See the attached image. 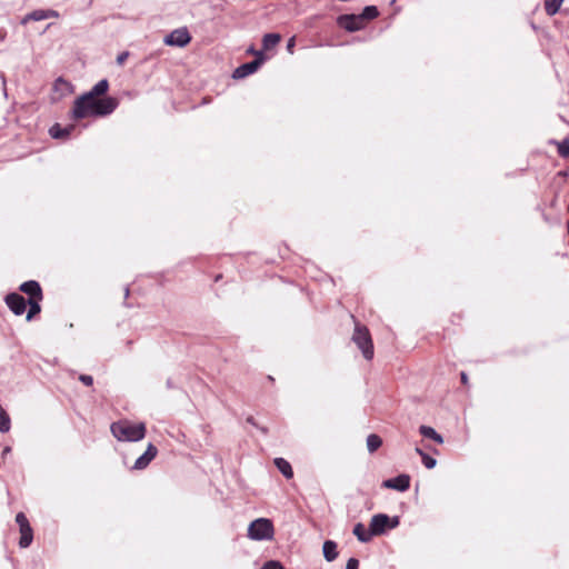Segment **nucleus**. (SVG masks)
I'll use <instances>...</instances> for the list:
<instances>
[{
	"instance_id": "16",
	"label": "nucleus",
	"mask_w": 569,
	"mask_h": 569,
	"mask_svg": "<svg viewBox=\"0 0 569 569\" xmlns=\"http://www.w3.org/2000/svg\"><path fill=\"white\" fill-rule=\"evenodd\" d=\"M352 532L360 542H369L371 540V538L373 537V535L371 533V529L369 528V530H367L366 527L363 526V523H361V522H358L353 527Z\"/></svg>"
},
{
	"instance_id": "32",
	"label": "nucleus",
	"mask_w": 569,
	"mask_h": 569,
	"mask_svg": "<svg viewBox=\"0 0 569 569\" xmlns=\"http://www.w3.org/2000/svg\"><path fill=\"white\" fill-rule=\"evenodd\" d=\"M79 380L88 387L93 383V378L89 375H80Z\"/></svg>"
},
{
	"instance_id": "4",
	"label": "nucleus",
	"mask_w": 569,
	"mask_h": 569,
	"mask_svg": "<svg viewBox=\"0 0 569 569\" xmlns=\"http://www.w3.org/2000/svg\"><path fill=\"white\" fill-rule=\"evenodd\" d=\"M352 341L358 346V348L361 350L363 357L367 360L372 359L373 345L370 332L366 327L356 323L355 331L352 335Z\"/></svg>"
},
{
	"instance_id": "23",
	"label": "nucleus",
	"mask_w": 569,
	"mask_h": 569,
	"mask_svg": "<svg viewBox=\"0 0 569 569\" xmlns=\"http://www.w3.org/2000/svg\"><path fill=\"white\" fill-rule=\"evenodd\" d=\"M562 2L563 0H545V10L547 14L555 16L559 11Z\"/></svg>"
},
{
	"instance_id": "12",
	"label": "nucleus",
	"mask_w": 569,
	"mask_h": 569,
	"mask_svg": "<svg viewBox=\"0 0 569 569\" xmlns=\"http://www.w3.org/2000/svg\"><path fill=\"white\" fill-rule=\"evenodd\" d=\"M20 290L29 296V299L42 300V290L39 282L29 280L20 286Z\"/></svg>"
},
{
	"instance_id": "7",
	"label": "nucleus",
	"mask_w": 569,
	"mask_h": 569,
	"mask_svg": "<svg viewBox=\"0 0 569 569\" xmlns=\"http://www.w3.org/2000/svg\"><path fill=\"white\" fill-rule=\"evenodd\" d=\"M191 40V37L186 28L173 30L171 33L166 36L164 43L168 46L184 47Z\"/></svg>"
},
{
	"instance_id": "33",
	"label": "nucleus",
	"mask_w": 569,
	"mask_h": 569,
	"mask_svg": "<svg viewBox=\"0 0 569 569\" xmlns=\"http://www.w3.org/2000/svg\"><path fill=\"white\" fill-rule=\"evenodd\" d=\"M359 568V560L356 558H350L347 561L346 569H358Z\"/></svg>"
},
{
	"instance_id": "25",
	"label": "nucleus",
	"mask_w": 569,
	"mask_h": 569,
	"mask_svg": "<svg viewBox=\"0 0 569 569\" xmlns=\"http://www.w3.org/2000/svg\"><path fill=\"white\" fill-rule=\"evenodd\" d=\"M11 420L6 410L0 406V432L6 433L10 430Z\"/></svg>"
},
{
	"instance_id": "15",
	"label": "nucleus",
	"mask_w": 569,
	"mask_h": 569,
	"mask_svg": "<svg viewBox=\"0 0 569 569\" xmlns=\"http://www.w3.org/2000/svg\"><path fill=\"white\" fill-rule=\"evenodd\" d=\"M72 130V126L61 127L59 123H56L50 128L49 133L53 139H64L70 136Z\"/></svg>"
},
{
	"instance_id": "22",
	"label": "nucleus",
	"mask_w": 569,
	"mask_h": 569,
	"mask_svg": "<svg viewBox=\"0 0 569 569\" xmlns=\"http://www.w3.org/2000/svg\"><path fill=\"white\" fill-rule=\"evenodd\" d=\"M47 19L46 10L39 9L34 10L30 13H28L21 21L22 24L27 23L28 21H41Z\"/></svg>"
},
{
	"instance_id": "24",
	"label": "nucleus",
	"mask_w": 569,
	"mask_h": 569,
	"mask_svg": "<svg viewBox=\"0 0 569 569\" xmlns=\"http://www.w3.org/2000/svg\"><path fill=\"white\" fill-rule=\"evenodd\" d=\"M41 300L38 299H29V310L27 313V320L30 321L36 315H38L41 311L40 302Z\"/></svg>"
},
{
	"instance_id": "28",
	"label": "nucleus",
	"mask_w": 569,
	"mask_h": 569,
	"mask_svg": "<svg viewBox=\"0 0 569 569\" xmlns=\"http://www.w3.org/2000/svg\"><path fill=\"white\" fill-rule=\"evenodd\" d=\"M16 521L17 523L19 525V528L20 529H24V528H31L26 515L23 512H19L17 513L16 516Z\"/></svg>"
},
{
	"instance_id": "29",
	"label": "nucleus",
	"mask_w": 569,
	"mask_h": 569,
	"mask_svg": "<svg viewBox=\"0 0 569 569\" xmlns=\"http://www.w3.org/2000/svg\"><path fill=\"white\" fill-rule=\"evenodd\" d=\"M421 460H422L423 466L427 469H432L437 465V460L433 457L429 456L428 453L422 455Z\"/></svg>"
},
{
	"instance_id": "18",
	"label": "nucleus",
	"mask_w": 569,
	"mask_h": 569,
	"mask_svg": "<svg viewBox=\"0 0 569 569\" xmlns=\"http://www.w3.org/2000/svg\"><path fill=\"white\" fill-rule=\"evenodd\" d=\"M420 435L425 438L432 439L437 443H443V438L440 433H438L432 427L429 426H420L419 428Z\"/></svg>"
},
{
	"instance_id": "11",
	"label": "nucleus",
	"mask_w": 569,
	"mask_h": 569,
	"mask_svg": "<svg viewBox=\"0 0 569 569\" xmlns=\"http://www.w3.org/2000/svg\"><path fill=\"white\" fill-rule=\"evenodd\" d=\"M158 449L152 443H149L146 451L136 460L133 469H144L157 456Z\"/></svg>"
},
{
	"instance_id": "10",
	"label": "nucleus",
	"mask_w": 569,
	"mask_h": 569,
	"mask_svg": "<svg viewBox=\"0 0 569 569\" xmlns=\"http://www.w3.org/2000/svg\"><path fill=\"white\" fill-rule=\"evenodd\" d=\"M383 488L393 489L400 492L407 491L410 487V476L402 473L382 482Z\"/></svg>"
},
{
	"instance_id": "39",
	"label": "nucleus",
	"mask_w": 569,
	"mask_h": 569,
	"mask_svg": "<svg viewBox=\"0 0 569 569\" xmlns=\"http://www.w3.org/2000/svg\"><path fill=\"white\" fill-rule=\"evenodd\" d=\"M11 451V448L10 447H6L2 451V456L9 453Z\"/></svg>"
},
{
	"instance_id": "38",
	"label": "nucleus",
	"mask_w": 569,
	"mask_h": 569,
	"mask_svg": "<svg viewBox=\"0 0 569 569\" xmlns=\"http://www.w3.org/2000/svg\"><path fill=\"white\" fill-rule=\"evenodd\" d=\"M247 421H248L249 423H251V425L256 426V422H254L253 417H248V418H247Z\"/></svg>"
},
{
	"instance_id": "34",
	"label": "nucleus",
	"mask_w": 569,
	"mask_h": 569,
	"mask_svg": "<svg viewBox=\"0 0 569 569\" xmlns=\"http://www.w3.org/2000/svg\"><path fill=\"white\" fill-rule=\"evenodd\" d=\"M128 56H129V53H128L127 51L121 52L120 54H118V57H117V63H118L119 66L123 64V63H124V61L127 60Z\"/></svg>"
},
{
	"instance_id": "41",
	"label": "nucleus",
	"mask_w": 569,
	"mask_h": 569,
	"mask_svg": "<svg viewBox=\"0 0 569 569\" xmlns=\"http://www.w3.org/2000/svg\"><path fill=\"white\" fill-rule=\"evenodd\" d=\"M129 296V288H126V297Z\"/></svg>"
},
{
	"instance_id": "8",
	"label": "nucleus",
	"mask_w": 569,
	"mask_h": 569,
	"mask_svg": "<svg viewBox=\"0 0 569 569\" xmlns=\"http://www.w3.org/2000/svg\"><path fill=\"white\" fill-rule=\"evenodd\" d=\"M338 24L349 32L361 30L365 26L362 17L356 14H342L338 18Z\"/></svg>"
},
{
	"instance_id": "40",
	"label": "nucleus",
	"mask_w": 569,
	"mask_h": 569,
	"mask_svg": "<svg viewBox=\"0 0 569 569\" xmlns=\"http://www.w3.org/2000/svg\"><path fill=\"white\" fill-rule=\"evenodd\" d=\"M416 452L422 458V455H426L420 448H416Z\"/></svg>"
},
{
	"instance_id": "14",
	"label": "nucleus",
	"mask_w": 569,
	"mask_h": 569,
	"mask_svg": "<svg viewBox=\"0 0 569 569\" xmlns=\"http://www.w3.org/2000/svg\"><path fill=\"white\" fill-rule=\"evenodd\" d=\"M323 557L327 561L331 562L337 559V543L332 540H326L322 546Z\"/></svg>"
},
{
	"instance_id": "19",
	"label": "nucleus",
	"mask_w": 569,
	"mask_h": 569,
	"mask_svg": "<svg viewBox=\"0 0 569 569\" xmlns=\"http://www.w3.org/2000/svg\"><path fill=\"white\" fill-rule=\"evenodd\" d=\"M281 40L278 33H267L263 36L262 46L264 50H270L276 47Z\"/></svg>"
},
{
	"instance_id": "26",
	"label": "nucleus",
	"mask_w": 569,
	"mask_h": 569,
	"mask_svg": "<svg viewBox=\"0 0 569 569\" xmlns=\"http://www.w3.org/2000/svg\"><path fill=\"white\" fill-rule=\"evenodd\" d=\"M379 14L378 8L376 6H367L365 7L363 11L359 17H362V21L365 20H371L377 18Z\"/></svg>"
},
{
	"instance_id": "5",
	"label": "nucleus",
	"mask_w": 569,
	"mask_h": 569,
	"mask_svg": "<svg viewBox=\"0 0 569 569\" xmlns=\"http://www.w3.org/2000/svg\"><path fill=\"white\" fill-rule=\"evenodd\" d=\"M370 529L373 536L383 535L388 529L399 526V517H389L386 513H377L370 520Z\"/></svg>"
},
{
	"instance_id": "17",
	"label": "nucleus",
	"mask_w": 569,
	"mask_h": 569,
	"mask_svg": "<svg viewBox=\"0 0 569 569\" xmlns=\"http://www.w3.org/2000/svg\"><path fill=\"white\" fill-rule=\"evenodd\" d=\"M274 465L278 470L286 477L287 479H291L293 477V471L291 465L283 458H276Z\"/></svg>"
},
{
	"instance_id": "37",
	"label": "nucleus",
	"mask_w": 569,
	"mask_h": 569,
	"mask_svg": "<svg viewBox=\"0 0 569 569\" xmlns=\"http://www.w3.org/2000/svg\"><path fill=\"white\" fill-rule=\"evenodd\" d=\"M460 378H461V382H462L463 385H467V383H468V376H467V373H466V372H463V371H462V372L460 373Z\"/></svg>"
},
{
	"instance_id": "27",
	"label": "nucleus",
	"mask_w": 569,
	"mask_h": 569,
	"mask_svg": "<svg viewBox=\"0 0 569 569\" xmlns=\"http://www.w3.org/2000/svg\"><path fill=\"white\" fill-rule=\"evenodd\" d=\"M53 90L59 91L63 96L70 90V83L62 78H58L53 83Z\"/></svg>"
},
{
	"instance_id": "2",
	"label": "nucleus",
	"mask_w": 569,
	"mask_h": 569,
	"mask_svg": "<svg viewBox=\"0 0 569 569\" xmlns=\"http://www.w3.org/2000/svg\"><path fill=\"white\" fill-rule=\"evenodd\" d=\"M111 433L119 441L137 442L144 438L147 429L143 422L133 423L127 419L113 422Z\"/></svg>"
},
{
	"instance_id": "9",
	"label": "nucleus",
	"mask_w": 569,
	"mask_h": 569,
	"mask_svg": "<svg viewBox=\"0 0 569 569\" xmlns=\"http://www.w3.org/2000/svg\"><path fill=\"white\" fill-rule=\"evenodd\" d=\"M4 300L9 309L16 316H21L24 313L27 308V301L21 295L12 292L7 295Z\"/></svg>"
},
{
	"instance_id": "3",
	"label": "nucleus",
	"mask_w": 569,
	"mask_h": 569,
	"mask_svg": "<svg viewBox=\"0 0 569 569\" xmlns=\"http://www.w3.org/2000/svg\"><path fill=\"white\" fill-rule=\"evenodd\" d=\"M274 535L273 523L270 519L258 518L248 527V537L251 540L262 541L271 540Z\"/></svg>"
},
{
	"instance_id": "6",
	"label": "nucleus",
	"mask_w": 569,
	"mask_h": 569,
	"mask_svg": "<svg viewBox=\"0 0 569 569\" xmlns=\"http://www.w3.org/2000/svg\"><path fill=\"white\" fill-rule=\"evenodd\" d=\"M257 54V58L250 62H247V63H243L241 66H239L234 71H233V74L232 77L234 79H242V78H246L250 74H252L253 72H256L259 67L262 64L263 62V56H262V52L259 51V52H256Z\"/></svg>"
},
{
	"instance_id": "1",
	"label": "nucleus",
	"mask_w": 569,
	"mask_h": 569,
	"mask_svg": "<svg viewBox=\"0 0 569 569\" xmlns=\"http://www.w3.org/2000/svg\"><path fill=\"white\" fill-rule=\"evenodd\" d=\"M119 101L113 97H91L81 102V96L74 101L72 114L74 119L87 117H106L111 114L118 107Z\"/></svg>"
},
{
	"instance_id": "36",
	"label": "nucleus",
	"mask_w": 569,
	"mask_h": 569,
	"mask_svg": "<svg viewBox=\"0 0 569 569\" xmlns=\"http://www.w3.org/2000/svg\"><path fill=\"white\" fill-rule=\"evenodd\" d=\"M295 38H290L288 43H287V49L292 52V48L295 47Z\"/></svg>"
},
{
	"instance_id": "20",
	"label": "nucleus",
	"mask_w": 569,
	"mask_h": 569,
	"mask_svg": "<svg viewBox=\"0 0 569 569\" xmlns=\"http://www.w3.org/2000/svg\"><path fill=\"white\" fill-rule=\"evenodd\" d=\"M20 533H21V537H20V540H19V546L21 548L29 547L31 545V542H32V539H33L32 528L20 529Z\"/></svg>"
},
{
	"instance_id": "35",
	"label": "nucleus",
	"mask_w": 569,
	"mask_h": 569,
	"mask_svg": "<svg viewBox=\"0 0 569 569\" xmlns=\"http://www.w3.org/2000/svg\"><path fill=\"white\" fill-rule=\"evenodd\" d=\"M47 19L49 18H59V12L53 9H47L46 10Z\"/></svg>"
},
{
	"instance_id": "31",
	"label": "nucleus",
	"mask_w": 569,
	"mask_h": 569,
	"mask_svg": "<svg viewBox=\"0 0 569 569\" xmlns=\"http://www.w3.org/2000/svg\"><path fill=\"white\" fill-rule=\"evenodd\" d=\"M261 569H284V567L279 561L270 560Z\"/></svg>"
},
{
	"instance_id": "21",
	"label": "nucleus",
	"mask_w": 569,
	"mask_h": 569,
	"mask_svg": "<svg viewBox=\"0 0 569 569\" xmlns=\"http://www.w3.org/2000/svg\"><path fill=\"white\" fill-rule=\"evenodd\" d=\"M381 445L382 439L378 435L371 433L367 437V448L369 452H375L381 447Z\"/></svg>"
},
{
	"instance_id": "13",
	"label": "nucleus",
	"mask_w": 569,
	"mask_h": 569,
	"mask_svg": "<svg viewBox=\"0 0 569 569\" xmlns=\"http://www.w3.org/2000/svg\"><path fill=\"white\" fill-rule=\"evenodd\" d=\"M109 89V82L107 79H102L98 81L89 92L81 96V102L86 99H89L91 97H101L103 96Z\"/></svg>"
},
{
	"instance_id": "30",
	"label": "nucleus",
	"mask_w": 569,
	"mask_h": 569,
	"mask_svg": "<svg viewBox=\"0 0 569 569\" xmlns=\"http://www.w3.org/2000/svg\"><path fill=\"white\" fill-rule=\"evenodd\" d=\"M558 152L561 157H569V140H563L558 144Z\"/></svg>"
}]
</instances>
